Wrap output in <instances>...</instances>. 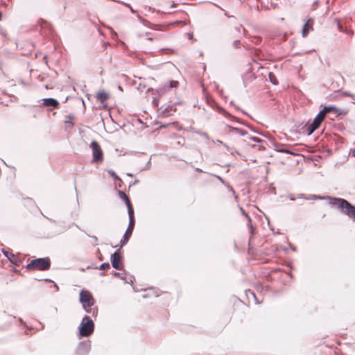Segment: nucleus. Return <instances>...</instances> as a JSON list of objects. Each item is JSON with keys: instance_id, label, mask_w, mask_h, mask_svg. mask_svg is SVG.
Masks as SVG:
<instances>
[{"instance_id": "nucleus-14", "label": "nucleus", "mask_w": 355, "mask_h": 355, "mask_svg": "<svg viewBox=\"0 0 355 355\" xmlns=\"http://www.w3.org/2000/svg\"><path fill=\"white\" fill-rule=\"evenodd\" d=\"M96 97L101 103L104 104L109 98L110 94L102 90L97 94Z\"/></svg>"}, {"instance_id": "nucleus-26", "label": "nucleus", "mask_w": 355, "mask_h": 355, "mask_svg": "<svg viewBox=\"0 0 355 355\" xmlns=\"http://www.w3.org/2000/svg\"><path fill=\"white\" fill-rule=\"evenodd\" d=\"M269 78H270V82H271V83L272 85H277L278 84V81H277L275 76L273 73H272L271 72L269 73Z\"/></svg>"}, {"instance_id": "nucleus-36", "label": "nucleus", "mask_w": 355, "mask_h": 355, "mask_svg": "<svg viewBox=\"0 0 355 355\" xmlns=\"http://www.w3.org/2000/svg\"><path fill=\"white\" fill-rule=\"evenodd\" d=\"M217 110H218V112L219 113L222 114H223V113H225V110L223 107H220V106H218V107H217Z\"/></svg>"}, {"instance_id": "nucleus-4", "label": "nucleus", "mask_w": 355, "mask_h": 355, "mask_svg": "<svg viewBox=\"0 0 355 355\" xmlns=\"http://www.w3.org/2000/svg\"><path fill=\"white\" fill-rule=\"evenodd\" d=\"M51 266V261L49 257L37 258L33 259L26 266V268L31 269H38L40 270H47Z\"/></svg>"}, {"instance_id": "nucleus-8", "label": "nucleus", "mask_w": 355, "mask_h": 355, "mask_svg": "<svg viewBox=\"0 0 355 355\" xmlns=\"http://www.w3.org/2000/svg\"><path fill=\"white\" fill-rule=\"evenodd\" d=\"M121 256L119 250L114 252L110 257V262L112 267L116 270H122L123 263L121 262Z\"/></svg>"}, {"instance_id": "nucleus-7", "label": "nucleus", "mask_w": 355, "mask_h": 355, "mask_svg": "<svg viewBox=\"0 0 355 355\" xmlns=\"http://www.w3.org/2000/svg\"><path fill=\"white\" fill-rule=\"evenodd\" d=\"M91 350V341L89 340L80 341L78 343L76 349V355H87Z\"/></svg>"}, {"instance_id": "nucleus-21", "label": "nucleus", "mask_w": 355, "mask_h": 355, "mask_svg": "<svg viewBox=\"0 0 355 355\" xmlns=\"http://www.w3.org/2000/svg\"><path fill=\"white\" fill-rule=\"evenodd\" d=\"M223 115H224L226 117H230L231 118L233 121H236L237 123H241V124H243L248 127H249L248 125H247L246 123L242 122L241 121H240L238 118H236V116H232L231 114H230L228 112H227L226 110H225V113H223Z\"/></svg>"}, {"instance_id": "nucleus-33", "label": "nucleus", "mask_w": 355, "mask_h": 355, "mask_svg": "<svg viewBox=\"0 0 355 355\" xmlns=\"http://www.w3.org/2000/svg\"><path fill=\"white\" fill-rule=\"evenodd\" d=\"M250 139L255 142H258V143L262 141V140L260 138L256 137H250Z\"/></svg>"}, {"instance_id": "nucleus-12", "label": "nucleus", "mask_w": 355, "mask_h": 355, "mask_svg": "<svg viewBox=\"0 0 355 355\" xmlns=\"http://www.w3.org/2000/svg\"><path fill=\"white\" fill-rule=\"evenodd\" d=\"M227 128L228 129V132L229 133H238L239 135H241V136H245L247 135V131L245 130H243V129H241V128H235V127H233V126H231L230 125H227Z\"/></svg>"}, {"instance_id": "nucleus-39", "label": "nucleus", "mask_w": 355, "mask_h": 355, "mask_svg": "<svg viewBox=\"0 0 355 355\" xmlns=\"http://www.w3.org/2000/svg\"><path fill=\"white\" fill-rule=\"evenodd\" d=\"M354 145L355 146V141L354 142ZM349 155H352V156L355 157V148L350 149Z\"/></svg>"}, {"instance_id": "nucleus-2", "label": "nucleus", "mask_w": 355, "mask_h": 355, "mask_svg": "<svg viewBox=\"0 0 355 355\" xmlns=\"http://www.w3.org/2000/svg\"><path fill=\"white\" fill-rule=\"evenodd\" d=\"M78 329L80 337H88L94 331V322L89 316L85 315L83 318Z\"/></svg>"}, {"instance_id": "nucleus-46", "label": "nucleus", "mask_w": 355, "mask_h": 355, "mask_svg": "<svg viewBox=\"0 0 355 355\" xmlns=\"http://www.w3.org/2000/svg\"><path fill=\"white\" fill-rule=\"evenodd\" d=\"M250 294L252 295V297H253L254 299H256V296H255L254 293V292H251L250 291Z\"/></svg>"}, {"instance_id": "nucleus-28", "label": "nucleus", "mask_w": 355, "mask_h": 355, "mask_svg": "<svg viewBox=\"0 0 355 355\" xmlns=\"http://www.w3.org/2000/svg\"><path fill=\"white\" fill-rule=\"evenodd\" d=\"M98 268L101 270H107L110 268V265L109 263H103L99 266Z\"/></svg>"}, {"instance_id": "nucleus-32", "label": "nucleus", "mask_w": 355, "mask_h": 355, "mask_svg": "<svg viewBox=\"0 0 355 355\" xmlns=\"http://www.w3.org/2000/svg\"><path fill=\"white\" fill-rule=\"evenodd\" d=\"M87 236L93 239V241H94L93 245L96 246L98 245V238L96 236H90L89 234H87Z\"/></svg>"}, {"instance_id": "nucleus-41", "label": "nucleus", "mask_w": 355, "mask_h": 355, "mask_svg": "<svg viewBox=\"0 0 355 355\" xmlns=\"http://www.w3.org/2000/svg\"><path fill=\"white\" fill-rule=\"evenodd\" d=\"M123 4L130 8L132 13L135 12V10L130 6V4H128V3H123Z\"/></svg>"}, {"instance_id": "nucleus-53", "label": "nucleus", "mask_w": 355, "mask_h": 355, "mask_svg": "<svg viewBox=\"0 0 355 355\" xmlns=\"http://www.w3.org/2000/svg\"><path fill=\"white\" fill-rule=\"evenodd\" d=\"M230 105H234L235 107V105L234 104V102L232 101H230Z\"/></svg>"}, {"instance_id": "nucleus-55", "label": "nucleus", "mask_w": 355, "mask_h": 355, "mask_svg": "<svg viewBox=\"0 0 355 355\" xmlns=\"http://www.w3.org/2000/svg\"><path fill=\"white\" fill-rule=\"evenodd\" d=\"M127 175H128V176H130V177H132V176H133V175H132V173H128Z\"/></svg>"}, {"instance_id": "nucleus-27", "label": "nucleus", "mask_w": 355, "mask_h": 355, "mask_svg": "<svg viewBox=\"0 0 355 355\" xmlns=\"http://www.w3.org/2000/svg\"><path fill=\"white\" fill-rule=\"evenodd\" d=\"M179 85L178 81L177 80H171L168 85V90L171 88H176Z\"/></svg>"}, {"instance_id": "nucleus-1", "label": "nucleus", "mask_w": 355, "mask_h": 355, "mask_svg": "<svg viewBox=\"0 0 355 355\" xmlns=\"http://www.w3.org/2000/svg\"><path fill=\"white\" fill-rule=\"evenodd\" d=\"M329 205L336 207L342 214L355 220V206L344 198L327 196Z\"/></svg>"}, {"instance_id": "nucleus-5", "label": "nucleus", "mask_w": 355, "mask_h": 355, "mask_svg": "<svg viewBox=\"0 0 355 355\" xmlns=\"http://www.w3.org/2000/svg\"><path fill=\"white\" fill-rule=\"evenodd\" d=\"M90 147L92 149V157L94 162H102L103 153L99 144L96 141H92Z\"/></svg>"}, {"instance_id": "nucleus-24", "label": "nucleus", "mask_w": 355, "mask_h": 355, "mask_svg": "<svg viewBox=\"0 0 355 355\" xmlns=\"http://www.w3.org/2000/svg\"><path fill=\"white\" fill-rule=\"evenodd\" d=\"M298 198H304V199H320L321 198L316 195H311L310 197L306 198L305 197L304 194L300 193L297 195Z\"/></svg>"}, {"instance_id": "nucleus-38", "label": "nucleus", "mask_w": 355, "mask_h": 355, "mask_svg": "<svg viewBox=\"0 0 355 355\" xmlns=\"http://www.w3.org/2000/svg\"><path fill=\"white\" fill-rule=\"evenodd\" d=\"M235 108H236V110H241V112H242L243 114H245V115H247V116H250L247 112H245L244 110H241V109H240V107H239V106L235 105Z\"/></svg>"}, {"instance_id": "nucleus-10", "label": "nucleus", "mask_w": 355, "mask_h": 355, "mask_svg": "<svg viewBox=\"0 0 355 355\" xmlns=\"http://www.w3.org/2000/svg\"><path fill=\"white\" fill-rule=\"evenodd\" d=\"M42 103L41 106L43 107H51L53 108H58L60 103L58 101L53 98H46L42 100Z\"/></svg>"}, {"instance_id": "nucleus-13", "label": "nucleus", "mask_w": 355, "mask_h": 355, "mask_svg": "<svg viewBox=\"0 0 355 355\" xmlns=\"http://www.w3.org/2000/svg\"><path fill=\"white\" fill-rule=\"evenodd\" d=\"M323 110H324V112L327 113V112H331V111H334L335 113H336V116H340L343 114H345L346 112H344L343 110H339L338 109L337 107H336L334 105H329V106H325Z\"/></svg>"}, {"instance_id": "nucleus-15", "label": "nucleus", "mask_w": 355, "mask_h": 355, "mask_svg": "<svg viewBox=\"0 0 355 355\" xmlns=\"http://www.w3.org/2000/svg\"><path fill=\"white\" fill-rule=\"evenodd\" d=\"M320 125V123L313 121V122L307 127V135L309 136L313 134V132L319 128Z\"/></svg>"}, {"instance_id": "nucleus-44", "label": "nucleus", "mask_w": 355, "mask_h": 355, "mask_svg": "<svg viewBox=\"0 0 355 355\" xmlns=\"http://www.w3.org/2000/svg\"><path fill=\"white\" fill-rule=\"evenodd\" d=\"M153 103L157 106L158 105V101L155 98L153 99Z\"/></svg>"}, {"instance_id": "nucleus-35", "label": "nucleus", "mask_w": 355, "mask_h": 355, "mask_svg": "<svg viewBox=\"0 0 355 355\" xmlns=\"http://www.w3.org/2000/svg\"><path fill=\"white\" fill-rule=\"evenodd\" d=\"M343 94L345 96H350L352 98L355 99V95H354L352 94H350V93L347 92H344Z\"/></svg>"}, {"instance_id": "nucleus-54", "label": "nucleus", "mask_w": 355, "mask_h": 355, "mask_svg": "<svg viewBox=\"0 0 355 355\" xmlns=\"http://www.w3.org/2000/svg\"><path fill=\"white\" fill-rule=\"evenodd\" d=\"M119 87V89L121 91H123L121 86L119 85V87Z\"/></svg>"}, {"instance_id": "nucleus-3", "label": "nucleus", "mask_w": 355, "mask_h": 355, "mask_svg": "<svg viewBox=\"0 0 355 355\" xmlns=\"http://www.w3.org/2000/svg\"><path fill=\"white\" fill-rule=\"evenodd\" d=\"M79 301L82 304L83 309L87 313H91L92 306L94 304V299L88 291L82 290L80 292Z\"/></svg>"}, {"instance_id": "nucleus-56", "label": "nucleus", "mask_w": 355, "mask_h": 355, "mask_svg": "<svg viewBox=\"0 0 355 355\" xmlns=\"http://www.w3.org/2000/svg\"><path fill=\"white\" fill-rule=\"evenodd\" d=\"M164 112H166V114H169V111L168 110V109H166V110Z\"/></svg>"}, {"instance_id": "nucleus-6", "label": "nucleus", "mask_w": 355, "mask_h": 355, "mask_svg": "<svg viewBox=\"0 0 355 355\" xmlns=\"http://www.w3.org/2000/svg\"><path fill=\"white\" fill-rule=\"evenodd\" d=\"M135 218H129L128 226L127 227V230H126L125 234H123V238L121 239V240L120 241L121 247H123L128 242V241L132 234V232H133V230L135 227Z\"/></svg>"}, {"instance_id": "nucleus-37", "label": "nucleus", "mask_w": 355, "mask_h": 355, "mask_svg": "<svg viewBox=\"0 0 355 355\" xmlns=\"http://www.w3.org/2000/svg\"><path fill=\"white\" fill-rule=\"evenodd\" d=\"M278 151L281 152V153H288V154L291 153V152L288 150L286 149V148L279 149Z\"/></svg>"}, {"instance_id": "nucleus-58", "label": "nucleus", "mask_w": 355, "mask_h": 355, "mask_svg": "<svg viewBox=\"0 0 355 355\" xmlns=\"http://www.w3.org/2000/svg\"><path fill=\"white\" fill-rule=\"evenodd\" d=\"M148 40H152V38L151 37H148Z\"/></svg>"}, {"instance_id": "nucleus-20", "label": "nucleus", "mask_w": 355, "mask_h": 355, "mask_svg": "<svg viewBox=\"0 0 355 355\" xmlns=\"http://www.w3.org/2000/svg\"><path fill=\"white\" fill-rule=\"evenodd\" d=\"M113 276L118 277L121 279L123 280L125 284H133V280L130 279V282L126 279L125 273H120L117 272H113Z\"/></svg>"}, {"instance_id": "nucleus-52", "label": "nucleus", "mask_w": 355, "mask_h": 355, "mask_svg": "<svg viewBox=\"0 0 355 355\" xmlns=\"http://www.w3.org/2000/svg\"><path fill=\"white\" fill-rule=\"evenodd\" d=\"M291 249H292L293 251H295L296 250L295 247H292Z\"/></svg>"}, {"instance_id": "nucleus-25", "label": "nucleus", "mask_w": 355, "mask_h": 355, "mask_svg": "<svg viewBox=\"0 0 355 355\" xmlns=\"http://www.w3.org/2000/svg\"><path fill=\"white\" fill-rule=\"evenodd\" d=\"M240 209H241V211L243 214V215H244L248 218V220L249 222V225H250V228L252 229V224H251V218H250V216L245 212V211L243 209V207H241Z\"/></svg>"}, {"instance_id": "nucleus-11", "label": "nucleus", "mask_w": 355, "mask_h": 355, "mask_svg": "<svg viewBox=\"0 0 355 355\" xmlns=\"http://www.w3.org/2000/svg\"><path fill=\"white\" fill-rule=\"evenodd\" d=\"M313 23V20L311 19H309L306 21V22L303 25L302 33L303 37H306L309 32L310 31V30H312Z\"/></svg>"}, {"instance_id": "nucleus-9", "label": "nucleus", "mask_w": 355, "mask_h": 355, "mask_svg": "<svg viewBox=\"0 0 355 355\" xmlns=\"http://www.w3.org/2000/svg\"><path fill=\"white\" fill-rule=\"evenodd\" d=\"M37 24L41 27L40 31L44 35H47L53 33V28L51 25L43 19H40L37 21Z\"/></svg>"}, {"instance_id": "nucleus-19", "label": "nucleus", "mask_w": 355, "mask_h": 355, "mask_svg": "<svg viewBox=\"0 0 355 355\" xmlns=\"http://www.w3.org/2000/svg\"><path fill=\"white\" fill-rule=\"evenodd\" d=\"M326 112L324 110H322L319 112V113L315 116L313 121H316L318 123H321L325 118Z\"/></svg>"}, {"instance_id": "nucleus-40", "label": "nucleus", "mask_w": 355, "mask_h": 355, "mask_svg": "<svg viewBox=\"0 0 355 355\" xmlns=\"http://www.w3.org/2000/svg\"><path fill=\"white\" fill-rule=\"evenodd\" d=\"M239 44H240V40H234L233 42V46L235 47H238Z\"/></svg>"}, {"instance_id": "nucleus-50", "label": "nucleus", "mask_w": 355, "mask_h": 355, "mask_svg": "<svg viewBox=\"0 0 355 355\" xmlns=\"http://www.w3.org/2000/svg\"><path fill=\"white\" fill-rule=\"evenodd\" d=\"M218 141L219 143H220L221 144L224 145L226 148H227V146L225 144H224L223 143V141H219V140H218Z\"/></svg>"}, {"instance_id": "nucleus-49", "label": "nucleus", "mask_w": 355, "mask_h": 355, "mask_svg": "<svg viewBox=\"0 0 355 355\" xmlns=\"http://www.w3.org/2000/svg\"><path fill=\"white\" fill-rule=\"evenodd\" d=\"M189 39H193V34L192 33H189Z\"/></svg>"}, {"instance_id": "nucleus-57", "label": "nucleus", "mask_w": 355, "mask_h": 355, "mask_svg": "<svg viewBox=\"0 0 355 355\" xmlns=\"http://www.w3.org/2000/svg\"><path fill=\"white\" fill-rule=\"evenodd\" d=\"M76 227H78L79 230H80V228L79 227V226L78 225H76Z\"/></svg>"}, {"instance_id": "nucleus-51", "label": "nucleus", "mask_w": 355, "mask_h": 355, "mask_svg": "<svg viewBox=\"0 0 355 355\" xmlns=\"http://www.w3.org/2000/svg\"><path fill=\"white\" fill-rule=\"evenodd\" d=\"M290 200H292V201H294V200H295V198L294 197H291Z\"/></svg>"}, {"instance_id": "nucleus-45", "label": "nucleus", "mask_w": 355, "mask_h": 355, "mask_svg": "<svg viewBox=\"0 0 355 355\" xmlns=\"http://www.w3.org/2000/svg\"><path fill=\"white\" fill-rule=\"evenodd\" d=\"M139 181L138 180H135V181H134V182H133L132 184H131L130 186L135 185V184H138V183H139Z\"/></svg>"}, {"instance_id": "nucleus-30", "label": "nucleus", "mask_w": 355, "mask_h": 355, "mask_svg": "<svg viewBox=\"0 0 355 355\" xmlns=\"http://www.w3.org/2000/svg\"><path fill=\"white\" fill-rule=\"evenodd\" d=\"M119 196L121 199L125 200V199H127L128 197V196L125 194V192H123V191H119Z\"/></svg>"}, {"instance_id": "nucleus-48", "label": "nucleus", "mask_w": 355, "mask_h": 355, "mask_svg": "<svg viewBox=\"0 0 355 355\" xmlns=\"http://www.w3.org/2000/svg\"><path fill=\"white\" fill-rule=\"evenodd\" d=\"M18 320H19V321L20 322L21 324H24V323L23 320L21 318H19Z\"/></svg>"}, {"instance_id": "nucleus-16", "label": "nucleus", "mask_w": 355, "mask_h": 355, "mask_svg": "<svg viewBox=\"0 0 355 355\" xmlns=\"http://www.w3.org/2000/svg\"><path fill=\"white\" fill-rule=\"evenodd\" d=\"M3 254L5 255L6 257L8 258V259L12 263L17 264V257L12 252H9L8 251L6 250H2Z\"/></svg>"}, {"instance_id": "nucleus-18", "label": "nucleus", "mask_w": 355, "mask_h": 355, "mask_svg": "<svg viewBox=\"0 0 355 355\" xmlns=\"http://www.w3.org/2000/svg\"><path fill=\"white\" fill-rule=\"evenodd\" d=\"M124 201L128 208V214L129 218H135L134 209L129 198L125 199Z\"/></svg>"}, {"instance_id": "nucleus-59", "label": "nucleus", "mask_w": 355, "mask_h": 355, "mask_svg": "<svg viewBox=\"0 0 355 355\" xmlns=\"http://www.w3.org/2000/svg\"><path fill=\"white\" fill-rule=\"evenodd\" d=\"M231 190H232V191H233L234 193H235V192H234V191L233 190V188H232V187H231Z\"/></svg>"}, {"instance_id": "nucleus-17", "label": "nucleus", "mask_w": 355, "mask_h": 355, "mask_svg": "<svg viewBox=\"0 0 355 355\" xmlns=\"http://www.w3.org/2000/svg\"><path fill=\"white\" fill-rule=\"evenodd\" d=\"M124 201L128 208V214L129 218H135L134 209L129 198L125 199Z\"/></svg>"}, {"instance_id": "nucleus-60", "label": "nucleus", "mask_w": 355, "mask_h": 355, "mask_svg": "<svg viewBox=\"0 0 355 355\" xmlns=\"http://www.w3.org/2000/svg\"><path fill=\"white\" fill-rule=\"evenodd\" d=\"M2 329H3V328L1 327H0V330H2Z\"/></svg>"}, {"instance_id": "nucleus-42", "label": "nucleus", "mask_w": 355, "mask_h": 355, "mask_svg": "<svg viewBox=\"0 0 355 355\" xmlns=\"http://www.w3.org/2000/svg\"><path fill=\"white\" fill-rule=\"evenodd\" d=\"M318 2L319 1L318 0H315L314 2H313V7L314 9H315L316 6H318Z\"/></svg>"}, {"instance_id": "nucleus-31", "label": "nucleus", "mask_w": 355, "mask_h": 355, "mask_svg": "<svg viewBox=\"0 0 355 355\" xmlns=\"http://www.w3.org/2000/svg\"><path fill=\"white\" fill-rule=\"evenodd\" d=\"M87 236L93 239V241H94L93 245L96 246L98 245V238L96 236H90L89 234H87Z\"/></svg>"}, {"instance_id": "nucleus-43", "label": "nucleus", "mask_w": 355, "mask_h": 355, "mask_svg": "<svg viewBox=\"0 0 355 355\" xmlns=\"http://www.w3.org/2000/svg\"><path fill=\"white\" fill-rule=\"evenodd\" d=\"M216 177L223 183L225 184V180L220 176L216 175Z\"/></svg>"}, {"instance_id": "nucleus-34", "label": "nucleus", "mask_w": 355, "mask_h": 355, "mask_svg": "<svg viewBox=\"0 0 355 355\" xmlns=\"http://www.w3.org/2000/svg\"><path fill=\"white\" fill-rule=\"evenodd\" d=\"M151 166V162H150V159L148 161V162L146 163V167L144 168V170H147V169H149Z\"/></svg>"}, {"instance_id": "nucleus-23", "label": "nucleus", "mask_w": 355, "mask_h": 355, "mask_svg": "<svg viewBox=\"0 0 355 355\" xmlns=\"http://www.w3.org/2000/svg\"><path fill=\"white\" fill-rule=\"evenodd\" d=\"M191 131H192V132H193L196 135H198L205 139H208V135L206 132H205L200 130L192 128Z\"/></svg>"}, {"instance_id": "nucleus-47", "label": "nucleus", "mask_w": 355, "mask_h": 355, "mask_svg": "<svg viewBox=\"0 0 355 355\" xmlns=\"http://www.w3.org/2000/svg\"><path fill=\"white\" fill-rule=\"evenodd\" d=\"M54 287L56 289V291H58L59 288H58V286L55 283H54Z\"/></svg>"}, {"instance_id": "nucleus-29", "label": "nucleus", "mask_w": 355, "mask_h": 355, "mask_svg": "<svg viewBox=\"0 0 355 355\" xmlns=\"http://www.w3.org/2000/svg\"><path fill=\"white\" fill-rule=\"evenodd\" d=\"M108 173L109 175H110V176H112L114 180H120L121 181V180L119 178V177L115 173V172L112 170H110L108 171Z\"/></svg>"}, {"instance_id": "nucleus-22", "label": "nucleus", "mask_w": 355, "mask_h": 355, "mask_svg": "<svg viewBox=\"0 0 355 355\" xmlns=\"http://www.w3.org/2000/svg\"><path fill=\"white\" fill-rule=\"evenodd\" d=\"M168 91V84H166L157 89L159 96H164Z\"/></svg>"}]
</instances>
